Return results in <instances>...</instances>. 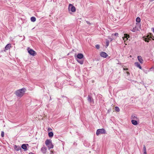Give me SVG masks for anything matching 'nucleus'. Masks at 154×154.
<instances>
[{
    "mask_svg": "<svg viewBox=\"0 0 154 154\" xmlns=\"http://www.w3.org/2000/svg\"><path fill=\"white\" fill-rule=\"evenodd\" d=\"M76 54H75L74 57L77 61L81 64H83L84 60L83 58L84 57L83 54L81 53H79L76 56Z\"/></svg>",
    "mask_w": 154,
    "mask_h": 154,
    "instance_id": "f257e3e1",
    "label": "nucleus"
},
{
    "mask_svg": "<svg viewBox=\"0 0 154 154\" xmlns=\"http://www.w3.org/2000/svg\"><path fill=\"white\" fill-rule=\"evenodd\" d=\"M26 90V89L25 88H22L17 90L15 92V94L18 97H22L24 94Z\"/></svg>",
    "mask_w": 154,
    "mask_h": 154,
    "instance_id": "f03ea898",
    "label": "nucleus"
},
{
    "mask_svg": "<svg viewBox=\"0 0 154 154\" xmlns=\"http://www.w3.org/2000/svg\"><path fill=\"white\" fill-rule=\"evenodd\" d=\"M152 35L151 33H149V34L147 35L146 36H145L143 37L144 40L147 42L151 40L152 38Z\"/></svg>",
    "mask_w": 154,
    "mask_h": 154,
    "instance_id": "7ed1b4c3",
    "label": "nucleus"
},
{
    "mask_svg": "<svg viewBox=\"0 0 154 154\" xmlns=\"http://www.w3.org/2000/svg\"><path fill=\"white\" fill-rule=\"evenodd\" d=\"M106 132V131L104 128L99 129L97 130L96 134L97 136H98L101 134H105Z\"/></svg>",
    "mask_w": 154,
    "mask_h": 154,
    "instance_id": "20e7f679",
    "label": "nucleus"
},
{
    "mask_svg": "<svg viewBox=\"0 0 154 154\" xmlns=\"http://www.w3.org/2000/svg\"><path fill=\"white\" fill-rule=\"evenodd\" d=\"M27 51L29 54L33 56H34L36 54L35 51L29 48H28Z\"/></svg>",
    "mask_w": 154,
    "mask_h": 154,
    "instance_id": "39448f33",
    "label": "nucleus"
},
{
    "mask_svg": "<svg viewBox=\"0 0 154 154\" xmlns=\"http://www.w3.org/2000/svg\"><path fill=\"white\" fill-rule=\"evenodd\" d=\"M88 101L90 103L91 106H93L94 104V101L92 97L90 95H88L87 97Z\"/></svg>",
    "mask_w": 154,
    "mask_h": 154,
    "instance_id": "423d86ee",
    "label": "nucleus"
},
{
    "mask_svg": "<svg viewBox=\"0 0 154 154\" xmlns=\"http://www.w3.org/2000/svg\"><path fill=\"white\" fill-rule=\"evenodd\" d=\"M68 9L69 11L70 10L72 12H75L76 11L75 7L70 4L69 5Z\"/></svg>",
    "mask_w": 154,
    "mask_h": 154,
    "instance_id": "0eeeda50",
    "label": "nucleus"
},
{
    "mask_svg": "<svg viewBox=\"0 0 154 154\" xmlns=\"http://www.w3.org/2000/svg\"><path fill=\"white\" fill-rule=\"evenodd\" d=\"M27 146H29L28 144H23L22 145L21 147L24 149V151H25L28 150Z\"/></svg>",
    "mask_w": 154,
    "mask_h": 154,
    "instance_id": "6e6552de",
    "label": "nucleus"
},
{
    "mask_svg": "<svg viewBox=\"0 0 154 154\" xmlns=\"http://www.w3.org/2000/svg\"><path fill=\"white\" fill-rule=\"evenodd\" d=\"M100 55L101 57L104 58L108 56L107 54L104 52H101L100 53Z\"/></svg>",
    "mask_w": 154,
    "mask_h": 154,
    "instance_id": "1a4fd4ad",
    "label": "nucleus"
},
{
    "mask_svg": "<svg viewBox=\"0 0 154 154\" xmlns=\"http://www.w3.org/2000/svg\"><path fill=\"white\" fill-rule=\"evenodd\" d=\"M136 22H137L138 23H136V25L137 26H141V24H140V18L139 17H137L136 19Z\"/></svg>",
    "mask_w": 154,
    "mask_h": 154,
    "instance_id": "9d476101",
    "label": "nucleus"
},
{
    "mask_svg": "<svg viewBox=\"0 0 154 154\" xmlns=\"http://www.w3.org/2000/svg\"><path fill=\"white\" fill-rule=\"evenodd\" d=\"M41 151L43 154H45L47 152V148L45 146L42 147Z\"/></svg>",
    "mask_w": 154,
    "mask_h": 154,
    "instance_id": "9b49d317",
    "label": "nucleus"
},
{
    "mask_svg": "<svg viewBox=\"0 0 154 154\" xmlns=\"http://www.w3.org/2000/svg\"><path fill=\"white\" fill-rule=\"evenodd\" d=\"M137 59L141 63H143V60L142 57L140 56H137Z\"/></svg>",
    "mask_w": 154,
    "mask_h": 154,
    "instance_id": "f8f14e48",
    "label": "nucleus"
},
{
    "mask_svg": "<svg viewBox=\"0 0 154 154\" xmlns=\"http://www.w3.org/2000/svg\"><path fill=\"white\" fill-rule=\"evenodd\" d=\"M14 149L17 151H18L19 150H21V148L19 146L15 145L14 146Z\"/></svg>",
    "mask_w": 154,
    "mask_h": 154,
    "instance_id": "ddd939ff",
    "label": "nucleus"
},
{
    "mask_svg": "<svg viewBox=\"0 0 154 154\" xmlns=\"http://www.w3.org/2000/svg\"><path fill=\"white\" fill-rule=\"evenodd\" d=\"M135 65L139 68L140 69H142V67L140 66V64L138 62H135L134 63Z\"/></svg>",
    "mask_w": 154,
    "mask_h": 154,
    "instance_id": "4468645a",
    "label": "nucleus"
},
{
    "mask_svg": "<svg viewBox=\"0 0 154 154\" xmlns=\"http://www.w3.org/2000/svg\"><path fill=\"white\" fill-rule=\"evenodd\" d=\"M11 47V44H8L5 46V49L6 50H8Z\"/></svg>",
    "mask_w": 154,
    "mask_h": 154,
    "instance_id": "2eb2a0df",
    "label": "nucleus"
},
{
    "mask_svg": "<svg viewBox=\"0 0 154 154\" xmlns=\"http://www.w3.org/2000/svg\"><path fill=\"white\" fill-rule=\"evenodd\" d=\"M51 143H52L51 140L47 139L45 141V143L46 145H48Z\"/></svg>",
    "mask_w": 154,
    "mask_h": 154,
    "instance_id": "dca6fc26",
    "label": "nucleus"
},
{
    "mask_svg": "<svg viewBox=\"0 0 154 154\" xmlns=\"http://www.w3.org/2000/svg\"><path fill=\"white\" fill-rule=\"evenodd\" d=\"M131 122L132 124L134 125H136L138 124L137 121L136 120H131Z\"/></svg>",
    "mask_w": 154,
    "mask_h": 154,
    "instance_id": "f3484780",
    "label": "nucleus"
},
{
    "mask_svg": "<svg viewBox=\"0 0 154 154\" xmlns=\"http://www.w3.org/2000/svg\"><path fill=\"white\" fill-rule=\"evenodd\" d=\"M48 135L49 137L52 138L54 136V133L52 132H48Z\"/></svg>",
    "mask_w": 154,
    "mask_h": 154,
    "instance_id": "a211bd4d",
    "label": "nucleus"
},
{
    "mask_svg": "<svg viewBox=\"0 0 154 154\" xmlns=\"http://www.w3.org/2000/svg\"><path fill=\"white\" fill-rule=\"evenodd\" d=\"M48 147V149H50L53 148L54 147V145L52 144V143L48 145H46Z\"/></svg>",
    "mask_w": 154,
    "mask_h": 154,
    "instance_id": "6ab92c4d",
    "label": "nucleus"
},
{
    "mask_svg": "<svg viewBox=\"0 0 154 154\" xmlns=\"http://www.w3.org/2000/svg\"><path fill=\"white\" fill-rule=\"evenodd\" d=\"M32 22H34L36 20L35 17H32L30 18Z\"/></svg>",
    "mask_w": 154,
    "mask_h": 154,
    "instance_id": "aec40b11",
    "label": "nucleus"
},
{
    "mask_svg": "<svg viewBox=\"0 0 154 154\" xmlns=\"http://www.w3.org/2000/svg\"><path fill=\"white\" fill-rule=\"evenodd\" d=\"M115 110L117 112H119L120 111L119 109V107L118 106H116L115 107Z\"/></svg>",
    "mask_w": 154,
    "mask_h": 154,
    "instance_id": "412c9836",
    "label": "nucleus"
},
{
    "mask_svg": "<svg viewBox=\"0 0 154 154\" xmlns=\"http://www.w3.org/2000/svg\"><path fill=\"white\" fill-rule=\"evenodd\" d=\"M109 41L108 40H106V47L109 46Z\"/></svg>",
    "mask_w": 154,
    "mask_h": 154,
    "instance_id": "4be33fe9",
    "label": "nucleus"
},
{
    "mask_svg": "<svg viewBox=\"0 0 154 154\" xmlns=\"http://www.w3.org/2000/svg\"><path fill=\"white\" fill-rule=\"evenodd\" d=\"M136 27H134L131 30V31L133 32H135L136 31Z\"/></svg>",
    "mask_w": 154,
    "mask_h": 154,
    "instance_id": "5701e85b",
    "label": "nucleus"
},
{
    "mask_svg": "<svg viewBox=\"0 0 154 154\" xmlns=\"http://www.w3.org/2000/svg\"><path fill=\"white\" fill-rule=\"evenodd\" d=\"M143 151H144L143 152H146V146H145V145H143Z\"/></svg>",
    "mask_w": 154,
    "mask_h": 154,
    "instance_id": "b1692460",
    "label": "nucleus"
},
{
    "mask_svg": "<svg viewBox=\"0 0 154 154\" xmlns=\"http://www.w3.org/2000/svg\"><path fill=\"white\" fill-rule=\"evenodd\" d=\"M125 36L127 38H129L130 37L129 35L127 34H125Z\"/></svg>",
    "mask_w": 154,
    "mask_h": 154,
    "instance_id": "393cba45",
    "label": "nucleus"
},
{
    "mask_svg": "<svg viewBox=\"0 0 154 154\" xmlns=\"http://www.w3.org/2000/svg\"><path fill=\"white\" fill-rule=\"evenodd\" d=\"M132 118L133 119H137V117H135V115H132Z\"/></svg>",
    "mask_w": 154,
    "mask_h": 154,
    "instance_id": "a878e982",
    "label": "nucleus"
},
{
    "mask_svg": "<svg viewBox=\"0 0 154 154\" xmlns=\"http://www.w3.org/2000/svg\"><path fill=\"white\" fill-rule=\"evenodd\" d=\"M1 135L2 137H3L4 136V132L3 131H2Z\"/></svg>",
    "mask_w": 154,
    "mask_h": 154,
    "instance_id": "bb28decb",
    "label": "nucleus"
},
{
    "mask_svg": "<svg viewBox=\"0 0 154 154\" xmlns=\"http://www.w3.org/2000/svg\"><path fill=\"white\" fill-rule=\"evenodd\" d=\"M96 48L97 49H99L100 48V45H95Z\"/></svg>",
    "mask_w": 154,
    "mask_h": 154,
    "instance_id": "cd10ccee",
    "label": "nucleus"
},
{
    "mask_svg": "<svg viewBox=\"0 0 154 154\" xmlns=\"http://www.w3.org/2000/svg\"><path fill=\"white\" fill-rule=\"evenodd\" d=\"M61 97H64L66 98L67 100H68V98L67 97H66V96H64L63 95H62V96H61Z\"/></svg>",
    "mask_w": 154,
    "mask_h": 154,
    "instance_id": "c85d7f7f",
    "label": "nucleus"
},
{
    "mask_svg": "<svg viewBox=\"0 0 154 154\" xmlns=\"http://www.w3.org/2000/svg\"><path fill=\"white\" fill-rule=\"evenodd\" d=\"M118 35H119V34L117 33H115L114 34V35H115L116 36H118Z\"/></svg>",
    "mask_w": 154,
    "mask_h": 154,
    "instance_id": "c756f323",
    "label": "nucleus"
},
{
    "mask_svg": "<svg viewBox=\"0 0 154 154\" xmlns=\"http://www.w3.org/2000/svg\"><path fill=\"white\" fill-rule=\"evenodd\" d=\"M123 69L125 70H128V69L127 68H123Z\"/></svg>",
    "mask_w": 154,
    "mask_h": 154,
    "instance_id": "7c9ffc66",
    "label": "nucleus"
},
{
    "mask_svg": "<svg viewBox=\"0 0 154 154\" xmlns=\"http://www.w3.org/2000/svg\"><path fill=\"white\" fill-rule=\"evenodd\" d=\"M86 23L87 24H89L90 25H91V23H90L89 21H86Z\"/></svg>",
    "mask_w": 154,
    "mask_h": 154,
    "instance_id": "2f4dec72",
    "label": "nucleus"
},
{
    "mask_svg": "<svg viewBox=\"0 0 154 154\" xmlns=\"http://www.w3.org/2000/svg\"><path fill=\"white\" fill-rule=\"evenodd\" d=\"M52 130V129L51 128H48V131H49L50 130Z\"/></svg>",
    "mask_w": 154,
    "mask_h": 154,
    "instance_id": "473e14b6",
    "label": "nucleus"
},
{
    "mask_svg": "<svg viewBox=\"0 0 154 154\" xmlns=\"http://www.w3.org/2000/svg\"><path fill=\"white\" fill-rule=\"evenodd\" d=\"M109 39L110 40V42H111L112 41V39L111 38H109Z\"/></svg>",
    "mask_w": 154,
    "mask_h": 154,
    "instance_id": "72a5a7b5",
    "label": "nucleus"
},
{
    "mask_svg": "<svg viewBox=\"0 0 154 154\" xmlns=\"http://www.w3.org/2000/svg\"><path fill=\"white\" fill-rule=\"evenodd\" d=\"M126 73L128 75L130 74L129 72H126Z\"/></svg>",
    "mask_w": 154,
    "mask_h": 154,
    "instance_id": "f704fd0d",
    "label": "nucleus"
},
{
    "mask_svg": "<svg viewBox=\"0 0 154 154\" xmlns=\"http://www.w3.org/2000/svg\"><path fill=\"white\" fill-rule=\"evenodd\" d=\"M29 154H34L33 153L31 152H30L29 153Z\"/></svg>",
    "mask_w": 154,
    "mask_h": 154,
    "instance_id": "c9c22d12",
    "label": "nucleus"
},
{
    "mask_svg": "<svg viewBox=\"0 0 154 154\" xmlns=\"http://www.w3.org/2000/svg\"><path fill=\"white\" fill-rule=\"evenodd\" d=\"M153 1H154V0H149V1L150 2H152Z\"/></svg>",
    "mask_w": 154,
    "mask_h": 154,
    "instance_id": "e433bc0d",
    "label": "nucleus"
},
{
    "mask_svg": "<svg viewBox=\"0 0 154 154\" xmlns=\"http://www.w3.org/2000/svg\"><path fill=\"white\" fill-rule=\"evenodd\" d=\"M153 31L154 32V27L153 28H152Z\"/></svg>",
    "mask_w": 154,
    "mask_h": 154,
    "instance_id": "4c0bfd02",
    "label": "nucleus"
},
{
    "mask_svg": "<svg viewBox=\"0 0 154 154\" xmlns=\"http://www.w3.org/2000/svg\"><path fill=\"white\" fill-rule=\"evenodd\" d=\"M143 154H147L146 152H143Z\"/></svg>",
    "mask_w": 154,
    "mask_h": 154,
    "instance_id": "58836bf2",
    "label": "nucleus"
},
{
    "mask_svg": "<svg viewBox=\"0 0 154 154\" xmlns=\"http://www.w3.org/2000/svg\"><path fill=\"white\" fill-rule=\"evenodd\" d=\"M132 57V56H131V55H130V56H129V57Z\"/></svg>",
    "mask_w": 154,
    "mask_h": 154,
    "instance_id": "ea45409f",
    "label": "nucleus"
},
{
    "mask_svg": "<svg viewBox=\"0 0 154 154\" xmlns=\"http://www.w3.org/2000/svg\"><path fill=\"white\" fill-rule=\"evenodd\" d=\"M51 97L50 98V100H51Z\"/></svg>",
    "mask_w": 154,
    "mask_h": 154,
    "instance_id": "a19ab883",
    "label": "nucleus"
},
{
    "mask_svg": "<svg viewBox=\"0 0 154 154\" xmlns=\"http://www.w3.org/2000/svg\"><path fill=\"white\" fill-rule=\"evenodd\" d=\"M153 69V68H151V69Z\"/></svg>",
    "mask_w": 154,
    "mask_h": 154,
    "instance_id": "79ce46f5",
    "label": "nucleus"
}]
</instances>
